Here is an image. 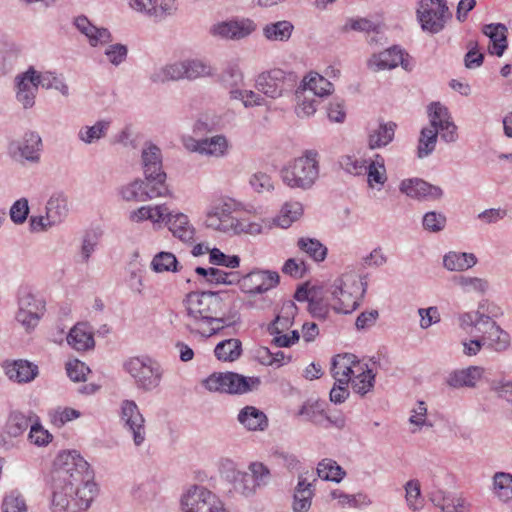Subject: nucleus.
I'll list each match as a JSON object with an SVG mask.
<instances>
[{"mask_svg":"<svg viewBox=\"0 0 512 512\" xmlns=\"http://www.w3.org/2000/svg\"><path fill=\"white\" fill-rule=\"evenodd\" d=\"M220 292L203 291L187 294L184 304L188 321L187 330L193 334L210 337L224 328L240 322V314Z\"/></svg>","mask_w":512,"mask_h":512,"instance_id":"obj_1","label":"nucleus"},{"mask_svg":"<svg viewBox=\"0 0 512 512\" xmlns=\"http://www.w3.org/2000/svg\"><path fill=\"white\" fill-rule=\"evenodd\" d=\"M93 478L89 463L76 450L63 451L57 456L52 473L53 483L76 492L87 489L93 499L97 491Z\"/></svg>","mask_w":512,"mask_h":512,"instance_id":"obj_2","label":"nucleus"},{"mask_svg":"<svg viewBox=\"0 0 512 512\" xmlns=\"http://www.w3.org/2000/svg\"><path fill=\"white\" fill-rule=\"evenodd\" d=\"M368 283L366 277L359 278L354 273H345L334 280L331 295L337 302L333 305L336 313L350 314L361 304Z\"/></svg>","mask_w":512,"mask_h":512,"instance_id":"obj_3","label":"nucleus"},{"mask_svg":"<svg viewBox=\"0 0 512 512\" xmlns=\"http://www.w3.org/2000/svg\"><path fill=\"white\" fill-rule=\"evenodd\" d=\"M122 368L130 376L135 388L143 393L156 390L164 375L161 364L148 355L129 357L124 360Z\"/></svg>","mask_w":512,"mask_h":512,"instance_id":"obj_4","label":"nucleus"},{"mask_svg":"<svg viewBox=\"0 0 512 512\" xmlns=\"http://www.w3.org/2000/svg\"><path fill=\"white\" fill-rule=\"evenodd\" d=\"M318 157L316 150H306L281 170L283 182L291 188L310 189L319 176Z\"/></svg>","mask_w":512,"mask_h":512,"instance_id":"obj_5","label":"nucleus"},{"mask_svg":"<svg viewBox=\"0 0 512 512\" xmlns=\"http://www.w3.org/2000/svg\"><path fill=\"white\" fill-rule=\"evenodd\" d=\"M259 377H247L236 372L213 373L203 380V386L210 392L242 395L258 389Z\"/></svg>","mask_w":512,"mask_h":512,"instance_id":"obj_6","label":"nucleus"},{"mask_svg":"<svg viewBox=\"0 0 512 512\" xmlns=\"http://www.w3.org/2000/svg\"><path fill=\"white\" fill-rule=\"evenodd\" d=\"M298 77L293 72H285L282 69H272L260 73L255 81L256 89L265 96L276 99L291 92Z\"/></svg>","mask_w":512,"mask_h":512,"instance_id":"obj_7","label":"nucleus"},{"mask_svg":"<svg viewBox=\"0 0 512 512\" xmlns=\"http://www.w3.org/2000/svg\"><path fill=\"white\" fill-rule=\"evenodd\" d=\"M141 166L144 174L145 183L158 187L162 191L169 194L166 184V172L163 169V157L161 149L151 143H145L141 152Z\"/></svg>","mask_w":512,"mask_h":512,"instance_id":"obj_8","label":"nucleus"},{"mask_svg":"<svg viewBox=\"0 0 512 512\" xmlns=\"http://www.w3.org/2000/svg\"><path fill=\"white\" fill-rule=\"evenodd\" d=\"M451 17L446 0H421L419 3L417 19L423 31L437 34Z\"/></svg>","mask_w":512,"mask_h":512,"instance_id":"obj_9","label":"nucleus"},{"mask_svg":"<svg viewBox=\"0 0 512 512\" xmlns=\"http://www.w3.org/2000/svg\"><path fill=\"white\" fill-rule=\"evenodd\" d=\"M52 489L53 512H81L86 510L93 500L87 489L76 492L53 482Z\"/></svg>","mask_w":512,"mask_h":512,"instance_id":"obj_10","label":"nucleus"},{"mask_svg":"<svg viewBox=\"0 0 512 512\" xmlns=\"http://www.w3.org/2000/svg\"><path fill=\"white\" fill-rule=\"evenodd\" d=\"M181 505L183 512H230L217 495L197 485L183 495Z\"/></svg>","mask_w":512,"mask_h":512,"instance_id":"obj_11","label":"nucleus"},{"mask_svg":"<svg viewBox=\"0 0 512 512\" xmlns=\"http://www.w3.org/2000/svg\"><path fill=\"white\" fill-rule=\"evenodd\" d=\"M16 320L27 330L34 329L44 315L45 302L27 290H22L18 298Z\"/></svg>","mask_w":512,"mask_h":512,"instance_id":"obj_12","label":"nucleus"},{"mask_svg":"<svg viewBox=\"0 0 512 512\" xmlns=\"http://www.w3.org/2000/svg\"><path fill=\"white\" fill-rule=\"evenodd\" d=\"M42 139L36 132H26L21 141H12L8 146L9 155L20 163L28 161L38 163L40 161V151Z\"/></svg>","mask_w":512,"mask_h":512,"instance_id":"obj_13","label":"nucleus"},{"mask_svg":"<svg viewBox=\"0 0 512 512\" xmlns=\"http://www.w3.org/2000/svg\"><path fill=\"white\" fill-rule=\"evenodd\" d=\"M145 179L137 178L117 189L118 195L126 202H146L148 200L163 197L168 193L158 187L145 183Z\"/></svg>","mask_w":512,"mask_h":512,"instance_id":"obj_14","label":"nucleus"},{"mask_svg":"<svg viewBox=\"0 0 512 512\" xmlns=\"http://www.w3.org/2000/svg\"><path fill=\"white\" fill-rule=\"evenodd\" d=\"M279 274L268 270L255 269L241 278V289L244 293L262 294L279 283Z\"/></svg>","mask_w":512,"mask_h":512,"instance_id":"obj_15","label":"nucleus"},{"mask_svg":"<svg viewBox=\"0 0 512 512\" xmlns=\"http://www.w3.org/2000/svg\"><path fill=\"white\" fill-rule=\"evenodd\" d=\"M38 72L34 67H29L25 72L15 78L16 99L24 109H30L35 105V98L40 84Z\"/></svg>","mask_w":512,"mask_h":512,"instance_id":"obj_16","label":"nucleus"},{"mask_svg":"<svg viewBox=\"0 0 512 512\" xmlns=\"http://www.w3.org/2000/svg\"><path fill=\"white\" fill-rule=\"evenodd\" d=\"M399 190L406 196L418 201H436L443 197V190L420 178L404 179Z\"/></svg>","mask_w":512,"mask_h":512,"instance_id":"obj_17","label":"nucleus"},{"mask_svg":"<svg viewBox=\"0 0 512 512\" xmlns=\"http://www.w3.org/2000/svg\"><path fill=\"white\" fill-rule=\"evenodd\" d=\"M256 29L254 21L248 18L219 22L210 28L213 36L226 40H241L248 37Z\"/></svg>","mask_w":512,"mask_h":512,"instance_id":"obj_18","label":"nucleus"},{"mask_svg":"<svg viewBox=\"0 0 512 512\" xmlns=\"http://www.w3.org/2000/svg\"><path fill=\"white\" fill-rule=\"evenodd\" d=\"M121 419L125 427L132 433L136 446H140L145 440V419L133 400H124L121 404Z\"/></svg>","mask_w":512,"mask_h":512,"instance_id":"obj_19","label":"nucleus"},{"mask_svg":"<svg viewBox=\"0 0 512 512\" xmlns=\"http://www.w3.org/2000/svg\"><path fill=\"white\" fill-rule=\"evenodd\" d=\"M228 469L225 472L226 480L232 485L233 490L244 496L252 497L256 494L257 489L250 477L249 472L237 470L231 460H226Z\"/></svg>","mask_w":512,"mask_h":512,"instance_id":"obj_20","label":"nucleus"},{"mask_svg":"<svg viewBox=\"0 0 512 512\" xmlns=\"http://www.w3.org/2000/svg\"><path fill=\"white\" fill-rule=\"evenodd\" d=\"M359 364L353 354H338L332 358L330 372L339 384H349L354 375L353 367Z\"/></svg>","mask_w":512,"mask_h":512,"instance_id":"obj_21","label":"nucleus"},{"mask_svg":"<svg viewBox=\"0 0 512 512\" xmlns=\"http://www.w3.org/2000/svg\"><path fill=\"white\" fill-rule=\"evenodd\" d=\"M485 345L496 352L506 351L510 347V335L503 330L495 321H487L481 331Z\"/></svg>","mask_w":512,"mask_h":512,"instance_id":"obj_22","label":"nucleus"},{"mask_svg":"<svg viewBox=\"0 0 512 512\" xmlns=\"http://www.w3.org/2000/svg\"><path fill=\"white\" fill-rule=\"evenodd\" d=\"M397 125L393 121H379L376 127H370L368 130L367 144L369 149H379L390 144L395 136Z\"/></svg>","mask_w":512,"mask_h":512,"instance_id":"obj_23","label":"nucleus"},{"mask_svg":"<svg viewBox=\"0 0 512 512\" xmlns=\"http://www.w3.org/2000/svg\"><path fill=\"white\" fill-rule=\"evenodd\" d=\"M484 369L479 366H469L467 368L452 371L446 383L452 388H474L477 381L482 377Z\"/></svg>","mask_w":512,"mask_h":512,"instance_id":"obj_24","label":"nucleus"},{"mask_svg":"<svg viewBox=\"0 0 512 512\" xmlns=\"http://www.w3.org/2000/svg\"><path fill=\"white\" fill-rule=\"evenodd\" d=\"M482 32L491 41L489 53L501 57L508 47L507 27L502 23H491L484 25Z\"/></svg>","mask_w":512,"mask_h":512,"instance_id":"obj_25","label":"nucleus"},{"mask_svg":"<svg viewBox=\"0 0 512 512\" xmlns=\"http://www.w3.org/2000/svg\"><path fill=\"white\" fill-rule=\"evenodd\" d=\"M313 496V484L307 481L304 474H300L293 495V512H308L312 504Z\"/></svg>","mask_w":512,"mask_h":512,"instance_id":"obj_26","label":"nucleus"},{"mask_svg":"<svg viewBox=\"0 0 512 512\" xmlns=\"http://www.w3.org/2000/svg\"><path fill=\"white\" fill-rule=\"evenodd\" d=\"M68 198L63 192H55L46 205V219L50 226L62 222L68 215Z\"/></svg>","mask_w":512,"mask_h":512,"instance_id":"obj_27","label":"nucleus"},{"mask_svg":"<svg viewBox=\"0 0 512 512\" xmlns=\"http://www.w3.org/2000/svg\"><path fill=\"white\" fill-rule=\"evenodd\" d=\"M402 51L400 47L393 46L379 54H373L368 60V67L373 71L393 69L401 62Z\"/></svg>","mask_w":512,"mask_h":512,"instance_id":"obj_28","label":"nucleus"},{"mask_svg":"<svg viewBox=\"0 0 512 512\" xmlns=\"http://www.w3.org/2000/svg\"><path fill=\"white\" fill-rule=\"evenodd\" d=\"M6 375L18 383H28L38 375V366L27 360H15L6 367Z\"/></svg>","mask_w":512,"mask_h":512,"instance_id":"obj_29","label":"nucleus"},{"mask_svg":"<svg viewBox=\"0 0 512 512\" xmlns=\"http://www.w3.org/2000/svg\"><path fill=\"white\" fill-rule=\"evenodd\" d=\"M191 141L193 142L191 146L193 151L210 156H222L228 148L227 140L223 135H216L199 140L191 139Z\"/></svg>","mask_w":512,"mask_h":512,"instance_id":"obj_30","label":"nucleus"},{"mask_svg":"<svg viewBox=\"0 0 512 512\" xmlns=\"http://www.w3.org/2000/svg\"><path fill=\"white\" fill-rule=\"evenodd\" d=\"M238 421L250 431H263L268 427L266 414L254 406H245L237 417Z\"/></svg>","mask_w":512,"mask_h":512,"instance_id":"obj_31","label":"nucleus"},{"mask_svg":"<svg viewBox=\"0 0 512 512\" xmlns=\"http://www.w3.org/2000/svg\"><path fill=\"white\" fill-rule=\"evenodd\" d=\"M168 229L172 232L173 236L180 239L183 242H189L193 240L195 229L190 224L188 217L183 213H176L170 215L166 220Z\"/></svg>","mask_w":512,"mask_h":512,"instance_id":"obj_32","label":"nucleus"},{"mask_svg":"<svg viewBox=\"0 0 512 512\" xmlns=\"http://www.w3.org/2000/svg\"><path fill=\"white\" fill-rule=\"evenodd\" d=\"M298 308L291 300L285 302L281 313L268 325L269 334H279L288 330L293 324Z\"/></svg>","mask_w":512,"mask_h":512,"instance_id":"obj_33","label":"nucleus"},{"mask_svg":"<svg viewBox=\"0 0 512 512\" xmlns=\"http://www.w3.org/2000/svg\"><path fill=\"white\" fill-rule=\"evenodd\" d=\"M36 415L29 411L28 414H24L20 411H13L10 413L8 420L5 425V432L10 437H18L22 435L28 427L31 428V424L34 423L33 419L36 420Z\"/></svg>","mask_w":512,"mask_h":512,"instance_id":"obj_34","label":"nucleus"},{"mask_svg":"<svg viewBox=\"0 0 512 512\" xmlns=\"http://www.w3.org/2000/svg\"><path fill=\"white\" fill-rule=\"evenodd\" d=\"M67 342L77 351H85L95 345L93 335L84 323H78L70 330Z\"/></svg>","mask_w":512,"mask_h":512,"instance_id":"obj_35","label":"nucleus"},{"mask_svg":"<svg viewBox=\"0 0 512 512\" xmlns=\"http://www.w3.org/2000/svg\"><path fill=\"white\" fill-rule=\"evenodd\" d=\"M477 263L473 253L450 251L443 257V265L449 271H465Z\"/></svg>","mask_w":512,"mask_h":512,"instance_id":"obj_36","label":"nucleus"},{"mask_svg":"<svg viewBox=\"0 0 512 512\" xmlns=\"http://www.w3.org/2000/svg\"><path fill=\"white\" fill-rule=\"evenodd\" d=\"M216 358L223 362H234L242 355V342L236 338L219 342L214 349Z\"/></svg>","mask_w":512,"mask_h":512,"instance_id":"obj_37","label":"nucleus"},{"mask_svg":"<svg viewBox=\"0 0 512 512\" xmlns=\"http://www.w3.org/2000/svg\"><path fill=\"white\" fill-rule=\"evenodd\" d=\"M298 415L304 416L306 420L325 428H327L331 422L330 417L324 413L323 404L319 401L305 402L300 408Z\"/></svg>","mask_w":512,"mask_h":512,"instance_id":"obj_38","label":"nucleus"},{"mask_svg":"<svg viewBox=\"0 0 512 512\" xmlns=\"http://www.w3.org/2000/svg\"><path fill=\"white\" fill-rule=\"evenodd\" d=\"M299 87H301L302 89H306V92H310V94L314 97L328 96L332 93L334 88L333 84L330 81H328L323 76L317 73H315L314 75L310 74L308 80L307 78H304Z\"/></svg>","mask_w":512,"mask_h":512,"instance_id":"obj_39","label":"nucleus"},{"mask_svg":"<svg viewBox=\"0 0 512 512\" xmlns=\"http://www.w3.org/2000/svg\"><path fill=\"white\" fill-rule=\"evenodd\" d=\"M294 26L290 21L282 20L266 24L263 28V35L269 41H288L292 35Z\"/></svg>","mask_w":512,"mask_h":512,"instance_id":"obj_40","label":"nucleus"},{"mask_svg":"<svg viewBox=\"0 0 512 512\" xmlns=\"http://www.w3.org/2000/svg\"><path fill=\"white\" fill-rule=\"evenodd\" d=\"M180 79H185L183 61L160 67L150 75V80L153 83H165Z\"/></svg>","mask_w":512,"mask_h":512,"instance_id":"obj_41","label":"nucleus"},{"mask_svg":"<svg viewBox=\"0 0 512 512\" xmlns=\"http://www.w3.org/2000/svg\"><path fill=\"white\" fill-rule=\"evenodd\" d=\"M493 491L502 503L512 502V474L496 472L493 475Z\"/></svg>","mask_w":512,"mask_h":512,"instance_id":"obj_42","label":"nucleus"},{"mask_svg":"<svg viewBox=\"0 0 512 512\" xmlns=\"http://www.w3.org/2000/svg\"><path fill=\"white\" fill-rule=\"evenodd\" d=\"M316 471L321 479L335 483L341 482L346 475L345 470L336 461L329 458L321 460Z\"/></svg>","mask_w":512,"mask_h":512,"instance_id":"obj_43","label":"nucleus"},{"mask_svg":"<svg viewBox=\"0 0 512 512\" xmlns=\"http://www.w3.org/2000/svg\"><path fill=\"white\" fill-rule=\"evenodd\" d=\"M111 122L99 120L92 126H84L78 132V138L85 144H92L107 135Z\"/></svg>","mask_w":512,"mask_h":512,"instance_id":"obj_44","label":"nucleus"},{"mask_svg":"<svg viewBox=\"0 0 512 512\" xmlns=\"http://www.w3.org/2000/svg\"><path fill=\"white\" fill-rule=\"evenodd\" d=\"M297 246L316 262L324 261L327 256V248L316 238L301 237Z\"/></svg>","mask_w":512,"mask_h":512,"instance_id":"obj_45","label":"nucleus"},{"mask_svg":"<svg viewBox=\"0 0 512 512\" xmlns=\"http://www.w3.org/2000/svg\"><path fill=\"white\" fill-rule=\"evenodd\" d=\"M438 132L436 128H422L417 147V155L419 158H425L433 153L438 139Z\"/></svg>","mask_w":512,"mask_h":512,"instance_id":"obj_46","label":"nucleus"},{"mask_svg":"<svg viewBox=\"0 0 512 512\" xmlns=\"http://www.w3.org/2000/svg\"><path fill=\"white\" fill-rule=\"evenodd\" d=\"M361 370L362 371L358 375H353L351 377L350 382L354 392L364 396L374 387L375 374L370 368H368L367 364H365V369L361 367Z\"/></svg>","mask_w":512,"mask_h":512,"instance_id":"obj_47","label":"nucleus"},{"mask_svg":"<svg viewBox=\"0 0 512 512\" xmlns=\"http://www.w3.org/2000/svg\"><path fill=\"white\" fill-rule=\"evenodd\" d=\"M453 281L456 285H458L463 292L465 293H478L485 294L489 288V283L487 280L479 277H469V276H455Z\"/></svg>","mask_w":512,"mask_h":512,"instance_id":"obj_48","label":"nucleus"},{"mask_svg":"<svg viewBox=\"0 0 512 512\" xmlns=\"http://www.w3.org/2000/svg\"><path fill=\"white\" fill-rule=\"evenodd\" d=\"M151 268L157 273L177 272L179 271V262L173 253L162 251L153 257Z\"/></svg>","mask_w":512,"mask_h":512,"instance_id":"obj_49","label":"nucleus"},{"mask_svg":"<svg viewBox=\"0 0 512 512\" xmlns=\"http://www.w3.org/2000/svg\"><path fill=\"white\" fill-rule=\"evenodd\" d=\"M184 77L188 80H195L200 77L213 75L212 68L206 62L199 59H188L183 61Z\"/></svg>","mask_w":512,"mask_h":512,"instance_id":"obj_50","label":"nucleus"},{"mask_svg":"<svg viewBox=\"0 0 512 512\" xmlns=\"http://www.w3.org/2000/svg\"><path fill=\"white\" fill-rule=\"evenodd\" d=\"M297 100L296 114L298 117H309L316 111V105L318 101L315 100L314 96L306 95V89L298 87L295 91Z\"/></svg>","mask_w":512,"mask_h":512,"instance_id":"obj_51","label":"nucleus"},{"mask_svg":"<svg viewBox=\"0 0 512 512\" xmlns=\"http://www.w3.org/2000/svg\"><path fill=\"white\" fill-rule=\"evenodd\" d=\"M458 320L462 330L468 332V329L471 328L476 333H481L489 318L480 312L473 311L460 314Z\"/></svg>","mask_w":512,"mask_h":512,"instance_id":"obj_52","label":"nucleus"},{"mask_svg":"<svg viewBox=\"0 0 512 512\" xmlns=\"http://www.w3.org/2000/svg\"><path fill=\"white\" fill-rule=\"evenodd\" d=\"M428 115L430 119L429 127L436 128L438 131L441 127L451 122L447 107L440 102H433L428 106Z\"/></svg>","mask_w":512,"mask_h":512,"instance_id":"obj_53","label":"nucleus"},{"mask_svg":"<svg viewBox=\"0 0 512 512\" xmlns=\"http://www.w3.org/2000/svg\"><path fill=\"white\" fill-rule=\"evenodd\" d=\"M302 212L303 208L300 203H286L281 209L280 216L275 219V223L281 228H288L301 216Z\"/></svg>","mask_w":512,"mask_h":512,"instance_id":"obj_54","label":"nucleus"},{"mask_svg":"<svg viewBox=\"0 0 512 512\" xmlns=\"http://www.w3.org/2000/svg\"><path fill=\"white\" fill-rule=\"evenodd\" d=\"M447 225V217L438 211H428L422 217V227L430 233H440Z\"/></svg>","mask_w":512,"mask_h":512,"instance_id":"obj_55","label":"nucleus"},{"mask_svg":"<svg viewBox=\"0 0 512 512\" xmlns=\"http://www.w3.org/2000/svg\"><path fill=\"white\" fill-rule=\"evenodd\" d=\"M248 472L256 489L267 486L271 480L270 470L262 462H251L248 466Z\"/></svg>","mask_w":512,"mask_h":512,"instance_id":"obj_56","label":"nucleus"},{"mask_svg":"<svg viewBox=\"0 0 512 512\" xmlns=\"http://www.w3.org/2000/svg\"><path fill=\"white\" fill-rule=\"evenodd\" d=\"M38 81L37 83L40 84L45 89H55L59 91L63 96H68L69 94V88L67 84L63 81V79L59 78L55 73L53 72H45L43 74L38 73Z\"/></svg>","mask_w":512,"mask_h":512,"instance_id":"obj_57","label":"nucleus"},{"mask_svg":"<svg viewBox=\"0 0 512 512\" xmlns=\"http://www.w3.org/2000/svg\"><path fill=\"white\" fill-rule=\"evenodd\" d=\"M229 93L231 99L241 100L246 108L265 104V99L252 90L230 89Z\"/></svg>","mask_w":512,"mask_h":512,"instance_id":"obj_58","label":"nucleus"},{"mask_svg":"<svg viewBox=\"0 0 512 512\" xmlns=\"http://www.w3.org/2000/svg\"><path fill=\"white\" fill-rule=\"evenodd\" d=\"M3 512H27V504L20 492L13 490L7 494L2 502Z\"/></svg>","mask_w":512,"mask_h":512,"instance_id":"obj_59","label":"nucleus"},{"mask_svg":"<svg viewBox=\"0 0 512 512\" xmlns=\"http://www.w3.org/2000/svg\"><path fill=\"white\" fill-rule=\"evenodd\" d=\"M209 262L213 265L234 269L239 267L240 257L238 255H226L220 249L213 248L209 251Z\"/></svg>","mask_w":512,"mask_h":512,"instance_id":"obj_60","label":"nucleus"},{"mask_svg":"<svg viewBox=\"0 0 512 512\" xmlns=\"http://www.w3.org/2000/svg\"><path fill=\"white\" fill-rule=\"evenodd\" d=\"M220 80L225 86L237 89L243 80V74L236 63H229L221 73Z\"/></svg>","mask_w":512,"mask_h":512,"instance_id":"obj_61","label":"nucleus"},{"mask_svg":"<svg viewBox=\"0 0 512 512\" xmlns=\"http://www.w3.org/2000/svg\"><path fill=\"white\" fill-rule=\"evenodd\" d=\"M28 438L31 443L37 446H46L52 440V435L48 430L44 429L39 422V418L36 417V421L31 424V429L28 434Z\"/></svg>","mask_w":512,"mask_h":512,"instance_id":"obj_62","label":"nucleus"},{"mask_svg":"<svg viewBox=\"0 0 512 512\" xmlns=\"http://www.w3.org/2000/svg\"><path fill=\"white\" fill-rule=\"evenodd\" d=\"M350 30L367 33H378V26L366 18H349L345 25L341 27V32L347 33Z\"/></svg>","mask_w":512,"mask_h":512,"instance_id":"obj_63","label":"nucleus"},{"mask_svg":"<svg viewBox=\"0 0 512 512\" xmlns=\"http://www.w3.org/2000/svg\"><path fill=\"white\" fill-rule=\"evenodd\" d=\"M490 390L500 399H504L507 403L512 402V381L499 379L490 382Z\"/></svg>","mask_w":512,"mask_h":512,"instance_id":"obj_64","label":"nucleus"}]
</instances>
